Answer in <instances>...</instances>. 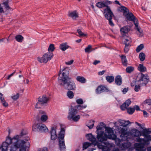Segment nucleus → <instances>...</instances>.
Returning a JSON list of instances; mask_svg holds the SVG:
<instances>
[{
	"mask_svg": "<svg viewBox=\"0 0 151 151\" xmlns=\"http://www.w3.org/2000/svg\"><path fill=\"white\" fill-rule=\"evenodd\" d=\"M0 99L1 100V102H2V100L4 99V98L3 96V95L1 93H0Z\"/></svg>",
	"mask_w": 151,
	"mask_h": 151,
	"instance_id": "obj_59",
	"label": "nucleus"
},
{
	"mask_svg": "<svg viewBox=\"0 0 151 151\" xmlns=\"http://www.w3.org/2000/svg\"><path fill=\"white\" fill-rule=\"evenodd\" d=\"M121 59L122 65L125 66H127V61L125 56L122 55L120 56Z\"/></svg>",
	"mask_w": 151,
	"mask_h": 151,
	"instance_id": "obj_30",
	"label": "nucleus"
},
{
	"mask_svg": "<svg viewBox=\"0 0 151 151\" xmlns=\"http://www.w3.org/2000/svg\"><path fill=\"white\" fill-rule=\"evenodd\" d=\"M26 147H24V146L20 148L19 151H26V148H28L29 147H26Z\"/></svg>",
	"mask_w": 151,
	"mask_h": 151,
	"instance_id": "obj_55",
	"label": "nucleus"
},
{
	"mask_svg": "<svg viewBox=\"0 0 151 151\" xmlns=\"http://www.w3.org/2000/svg\"><path fill=\"white\" fill-rule=\"evenodd\" d=\"M59 47H70L68 45L66 42L63 43L60 45Z\"/></svg>",
	"mask_w": 151,
	"mask_h": 151,
	"instance_id": "obj_46",
	"label": "nucleus"
},
{
	"mask_svg": "<svg viewBox=\"0 0 151 151\" xmlns=\"http://www.w3.org/2000/svg\"><path fill=\"white\" fill-rule=\"evenodd\" d=\"M111 4V1L108 0H104L97 2L96 3V6L99 8L106 7L104 10V13L105 14H106L109 13L111 11L110 7L108 6Z\"/></svg>",
	"mask_w": 151,
	"mask_h": 151,
	"instance_id": "obj_7",
	"label": "nucleus"
},
{
	"mask_svg": "<svg viewBox=\"0 0 151 151\" xmlns=\"http://www.w3.org/2000/svg\"><path fill=\"white\" fill-rule=\"evenodd\" d=\"M2 4L4 5V6L6 10H8L10 9V7L9 5L8 0H6L4 1L2 3Z\"/></svg>",
	"mask_w": 151,
	"mask_h": 151,
	"instance_id": "obj_35",
	"label": "nucleus"
},
{
	"mask_svg": "<svg viewBox=\"0 0 151 151\" xmlns=\"http://www.w3.org/2000/svg\"><path fill=\"white\" fill-rule=\"evenodd\" d=\"M38 151H47V148L45 147L42 149H39Z\"/></svg>",
	"mask_w": 151,
	"mask_h": 151,
	"instance_id": "obj_60",
	"label": "nucleus"
},
{
	"mask_svg": "<svg viewBox=\"0 0 151 151\" xmlns=\"http://www.w3.org/2000/svg\"><path fill=\"white\" fill-rule=\"evenodd\" d=\"M67 95L68 97L70 99L73 98L74 96L73 93L70 90H69L68 91Z\"/></svg>",
	"mask_w": 151,
	"mask_h": 151,
	"instance_id": "obj_36",
	"label": "nucleus"
},
{
	"mask_svg": "<svg viewBox=\"0 0 151 151\" xmlns=\"http://www.w3.org/2000/svg\"><path fill=\"white\" fill-rule=\"evenodd\" d=\"M76 80L77 81L82 83H85L86 81L84 77L81 76H77L76 78Z\"/></svg>",
	"mask_w": 151,
	"mask_h": 151,
	"instance_id": "obj_31",
	"label": "nucleus"
},
{
	"mask_svg": "<svg viewBox=\"0 0 151 151\" xmlns=\"http://www.w3.org/2000/svg\"><path fill=\"white\" fill-rule=\"evenodd\" d=\"M131 145V143L129 142H124L122 143L120 146L122 150H124L126 149L129 148Z\"/></svg>",
	"mask_w": 151,
	"mask_h": 151,
	"instance_id": "obj_25",
	"label": "nucleus"
},
{
	"mask_svg": "<svg viewBox=\"0 0 151 151\" xmlns=\"http://www.w3.org/2000/svg\"><path fill=\"white\" fill-rule=\"evenodd\" d=\"M92 145V144L91 143H90L88 142H84L83 144V150H84L85 149H86L89 146H91Z\"/></svg>",
	"mask_w": 151,
	"mask_h": 151,
	"instance_id": "obj_32",
	"label": "nucleus"
},
{
	"mask_svg": "<svg viewBox=\"0 0 151 151\" xmlns=\"http://www.w3.org/2000/svg\"><path fill=\"white\" fill-rule=\"evenodd\" d=\"M70 69L69 68H66L62 70V73L61 74V71H60L59 74V77L58 78V83H61L62 81H65V80L70 79L69 77Z\"/></svg>",
	"mask_w": 151,
	"mask_h": 151,
	"instance_id": "obj_8",
	"label": "nucleus"
},
{
	"mask_svg": "<svg viewBox=\"0 0 151 151\" xmlns=\"http://www.w3.org/2000/svg\"><path fill=\"white\" fill-rule=\"evenodd\" d=\"M149 81L148 76L147 74L144 75L142 73V86L146 85Z\"/></svg>",
	"mask_w": 151,
	"mask_h": 151,
	"instance_id": "obj_20",
	"label": "nucleus"
},
{
	"mask_svg": "<svg viewBox=\"0 0 151 151\" xmlns=\"http://www.w3.org/2000/svg\"><path fill=\"white\" fill-rule=\"evenodd\" d=\"M65 135V129L63 128H61L58 137L59 141L60 149L61 151H65L66 149L64 140Z\"/></svg>",
	"mask_w": 151,
	"mask_h": 151,
	"instance_id": "obj_3",
	"label": "nucleus"
},
{
	"mask_svg": "<svg viewBox=\"0 0 151 151\" xmlns=\"http://www.w3.org/2000/svg\"><path fill=\"white\" fill-rule=\"evenodd\" d=\"M106 80L108 82L111 83L114 81V78L113 76H108L106 77Z\"/></svg>",
	"mask_w": 151,
	"mask_h": 151,
	"instance_id": "obj_34",
	"label": "nucleus"
},
{
	"mask_svg": "<svg viewBox=\"0 0 151 151\" xmlns=\"http://www.w3.org/2000/svg\"><path fill=\"white\" fill-rule=\"evenodd\" d=\"M48 119V116L46 115H42L40 118V119L42 122H45Z\"/></svg>",
	"mask_w": 151,
	"mask_h": 151,
	"instance_id": "obj_41",
	"label": "nucleus"
},
{
	"mask_svg": "<svg viewBox=\"0 0 151 151\" xmlns=\"http://www.w3.org/2000/svg\"><path fill=\"white\" fill-rule=\"evenodd\" d=\"M138 70L140 71V73H139L137 76L135 80L133 81L131 83V86H134L136 84H140L141 82L142 81V64H140L138 67Z\"/></svg>",
	"mask_w": 151,
	"mask_h": 151,
	"instance_id": "obj_13",
	"label": "nucleus"
},
{
	"mask_svg": "<svg viewBox=\"0 0 151 151\" xmlns=\"http://www.w3.org/2000/svg\"><path fill=\"white\" fill-rule=\"evenodd\" d=\"M150 142H148L147 143H145L144 141H143V142H142V151H145L146 149L144 147V146L147 147L150 144Z\"/></svg>",
	"mask_w": 151,
	"mask_h": 151,
	"instance_id": "obj_40",
	"label": "nucleus"
},
{
	"mask_svg": "<svg viewBox=\"0 0 151 151\" xmlns=\"http://www.w3.org/2000/svg\"><path fill=\"white\" fill-rule=\"evenodd\" d=\"M138 85H135V86L134 90L136 91L137 92L139 91V90L140 89V84H138Z\"/></svg>",
	"mask_w": 151,
	"mask_h": 151,
	"instance_id": "obj_49",
	"label": "nucleus"
},
{
	"mask_svg": "<svg viewBox=\"0 0 151 151\" xmlns=\"http://www.w3.org/2000/svg\"><path fill=\"white\" fill-rule=\"evenodd\" d=\"M135 111L134 108L129 107L127 109V112L130 114H132Z\"/></svg>",
	"mask_w": 151,
	"mask_h": 151,
	"instance_id": "obj_37",
	"label": "nucleus"
},
{
	"mask_svg": "<svg viewBox=\"0 0 151 151\" xmlns=\"http://www.w3.org/2000/svg\"><path fill=\"white\" fill-rule=\"evenodd\" d=\"M118 122L120 123V125L123 127L127 126L128 124L130 123L129 121H125L124 120H120L118 121Z\"/></svg>",
	"mask_w": 151,
	"mask_h": 151,
	"instance_id": "obj_28",
	"label": "nucleus"
},
{
	"mask_svg": "<svg viewBox=\"0 0 151 151\" xmlns=\"http://www.w3.org/2000/svg\"><path fill=\"white\" fill-rule=\"evenodd\" d=\"M92 48H86L85 49V51L86 52L89 53L91 52L93 50Z\"/></svg>",
	"mask_w": 151,
	"mask_h": 151,
	"instance_id": "obj_47",
	"label": "nucleus"
},
{
	"mask_svg": "<svg viewBox=\"0 0 151 151\" xmlns=\"http://www.w3.org/2000/svg\"><path fill=\"white\" fill-rule=\"evenodd\" d=\"M115 83L117 86L121 85L122 83V78L120 76L118 75L115 77Z\"/></svg>",
	"mask_w": 151,
	"mask_h": 151,
	"instance_id": "obj_26",
	"label": "nucleus"
},
{
	"mask_svg": "<svg viewBox=\"0 0 151 151\" xmlns=\"http://www.w3.org/2000/svg\"><path fill=\"white\" fill-rule=\"evenodd\" d=\"M51 134V139L52 140H54L57 138L56 129L54 127L51 128L50 131Z\"/></svg>",
	"mask_w": 151,
	"mask_h": 151,
	"instance_id": "obj_19",
	"label": "nucleus"
},
{
	"mask_svg": "<svg viewBox=\"0 0 151 151\" xmlns=\"http://www.w3.org/2000/svg\"><path fill=\"white\" fill-rule=\"evenodd\" d=\"M144 103V104H147L148 105H151V99H146L145 100Z\"/></svg>",
	"mask_w": 151,
	"mask_h": 151,
	"instance_id": "obj_50",
	"label": "nucleus"
},
{
	"mask_svg": "<svg viewBox=\"0 0 151 151\" xmlns=\"http://www.w3.org/2000/svg\"><path fill=\"white\" fill-rule=\"evenodd\" d=\"M145 57L146 55L144 53L142 52V62L145 59Z\"/></svg>",
	"mask_w": 151,
	"mask_h": 151,
	"instance_id": "obj_62",
	"label": "nucleus"
},
{
	"mask_svg": "<svg viewBox=\"0 0 151 151\" xmlns=\"http://www.w3.org/2000/svg\"><path fill=\"white\" fill-rule=\"evenodd\" d=\"M100 62V61L99 60H96L93 63L94 65H96L98 63H99Z\"/></svg>",
	"mask_w": 151,
	"mask_h": 151,
	"instance_id": "obj_63",
	"label": "nucleus"
},
{
	"mask_svg": "<svg viewBox=\"0 0 151 151\" xmlns=\"http://www.w3.org/2000/svg\"><path fill=\"white\" fill-rule=\"evenodd\" d=\"M127 127H120L118 128V131L121 134V135L125 136L127 134Z\"/></svg>",
	"mask_w": 151,
	"mask_h": 151,
	"instance_id": "obj_22",
	"label": "nucleus"
},
{
	"mask_svg": "<svg viewBox=\"0 0 151 151\" xmlns=\"http://www.w3.org/2000/svg\"><path fill=\"white\" fill-rule=\"evenodd\" d=\"M15 39L17 41L19 42H22L24 38L21 35H18L15 36Z\"/></svg>",
	"mask_w": 151,
	"mask_h": 151,
	"instance_id": "obj_33",
	"label": "nucleus"
},
{
	"mask_svg": "<svg viewBox=\"0 0 151 151\" xmlns=\"http://www.w3.org/2000/svg\"><path fill=\"white\" fill-rule=\"evenodd\" d=\"M144 116L145 117H147L148 116V114L145 111H143Z\"/></svg>",
	"mask_w": 151,
	"mask_h": 151,
	"instance_id": "obj_52",
	"label": "nucleus"
},
{
	"mask_svg": "<svg viewBox=\"0 0 151 151\" xmlns=\"http://www.w3.org/2000/svg\"><path fill=\"white\" fill-rule=\"evenodd\" d=\"M144 125V124H142V136L144 137L142 138V141L145 143L151 142V129L146 128L143 127Z\"/></svg>",
	"mask_w": 151,
	"mask_h": 151,
	"instance_id": "obj_6",
	"label": "nucleus"
},
{
	"mask_svg": "<svg viewBox=\"0 0 151 151\" xmlns=\"http://www.w3.org/2000/svg\"><path fill=\"white\" fill-rule=\"evenodd\" d=\"M77 32L80 36H86V34H84L82 32L80 29H77Z\"/></svg>",
	"mask_w": 151,
	"mask_h": 151,
	"instance_id": "obj_42",
	"label": "nucleus"
},
{
	"mask_svg": "<svg viewBox=\"0 0 151 151\" xmlns=\"http://www.w3.org/2000/svg\"><path fill=\"white\" fill-rule=\"evenodd\" d=\"M19 96V93H17L16 95H14L11 97L12 99L14 101H16L18 99Z\"/></svg>",
	"mask_w": 151,
	"mask_h": 151,
	"instance_id": "obj_43",
	"label": "nucleus"
},
{
	"mask_svg": "<svg viewBox=\"0 0 151 151\" xmlns=\"http://www.w3.org/2000/svg\"><path fill=\"white\" fill-rule=\"evenodd\" d=\"M134 108L135 110V109L137 111L140 110V109L139 107L137 105H135L134 106Z\"/></svg>",
	"mask_w": 151,
	"mask_h": 151,
	"instance_id": "obj_57",
	"label": "nucleus"
},
{
	"mask_svg": "<svg viewBox=\"0 0 151 151\" xmlns=\"http://www.w3.org/2000/svg\"><path fill=\"white\" fill-rule=\"evenodd\" d=\"M69 111L68 116V119L69 120L72 119L74 122L78 121L80 119V116L79 115H76L78 113L77 109L71 107Z\"/></svg>",
	"mask_w": 151,
	"mask_h": 151,
	"instance_id": "obj_9",
	"label": "nucleus"
},
{
	"mask_svg": "<svg viewBox=\"0 0 151 151\" xmlns=\"http://www.w3.org/2000/svg\"><path fill=\"white\" fill-rule=\"evenodd\" d=\"M130 27L129 26H126L123 27L120 29V31L122 35L127 33L130 30Z\"/></svg>",
	"mask_w": 151,
	"mask_h": 151,
	"instance_id": "obj_23",
	"label": "nucleus"
},
{
	"mask_svg": "<svg viewBox=\"0 0 151 151\" xmlns=\"http://www.w3.org/2000/svg\"><path fill=\"white\" fill-rule=\"evenodd\" d=\"M113 15V13L111 11V12H109H109L105 14V17L107 19L109 20V24L111 26H113L114 25V24L112 21V17Z\"/></svg>",
	"mask_w": 151,
	"mask_h": 151,
	"instance_id": "obj_18",
	"label": "nucleus"
},
{
	"mask_svg": "<svg viewBox=\"0 0 151 151\" xmlns=\"http://www.w3.org/2000/svg\"><path fill=\"white\" fill-rule=\"evenodd\" d=\"M106 129L105 132L104 134L107 136L108 138L115 140L116 138V136L114 133V132L112 129L110 127H104Z\"/></svg>",
	"mask_w": 151,
	"mask_h": 151,
	"instance_id": "obj_14",
	"label": "nucleus"
},
{
	"mask_svg": "<svg viewBox=\"0 0 151 151\" xmlns=\"http://www.w3.org/2000/svg\"><path fill=\"white\" fill-rule=\"evenodd\" d=\"M146 71L147 68L146 67L142 64V73Z\"/></svg>",
	"mask_w": 151,
	"mask_h": 151,
	"instance_id": "obj_58",
	"label": "nucleus"
},
{
	"mask_svg": "<svg viewBox=\"0 0 151 151\" xmlns=\"http://www.w3.org/2000/svg\"><path fill=\"white\" fill-rule=\"evenodd\" d=\"M131 101L129 99L127 100L124 102L120 106L121 110L122 111L125 110L126 109H127V107L130 105Z\"/></svg>",
	"mask_w": 151,
	"mask_h": 151,
	"instance_id": "obj_21",
	"label": "nucleus"
},
{
	"mask_svg": "<svg viewBox=\"0 0 151 151\" xmlns=\"http://www.w3.org/2000/svg\"><path fill=\"white\" fill-rule=\"evenodd\" d=\"M62 81L61 83H59V84L65 89L68 90H74L75 89V84L71 78Z\"/></svg>",
	"mask_w": 151,
	"mask_h": 151,
	"instance_id": "obj_5",
	"label": "nucleus"
},
{
	"mask_svg": "<svg viewBox=\"0 0 151 151\" xmlns=\"http://www.w3.org/2000/svg\"><path fill=\"white\" fill-rule=\"evenodd\" d=\"M86 105H78L75 106V107L78 110H82L86 107Z\"/></svg>",
	"mask_w": 151,
	"mask_h": 151,
	"instance_id": "obj_39",
	"label": "nucleus"
},
{
	"mask_svg": "<svg viewBox=\"0 0 151 151\" xmlns=\"http://www.w3.org/2000/svg\"><path fill=\"white\" fill-rule=\"evenodd\" d=\"M4 106L6 107L8 106V104L6 101L4 99L2 100V102H1Z\"/></svg>",
	"mask_w": 151,
	"mask_h": 151,
	"instance_id": "obj_48",
	"label": "nucleus"
},
{
	"mask_svg": "<svg viewBox=\"0 0 151 151\" xmlns=\"http://www.w3.org/2000/svg\"><path fill=\"white\" fill-rule=\"evenodd\" d=\"M118 10L119 11L122 12L124 16L129 12V9L124 6H121V7H118Z\"/></svg>",
	"mask_w": 151,
	"mask_h": 151,
	"instance_id": "obj_24",
	"label": "nucleus"
},
{
	"mask_svg": "<svg viewBox=\"0 0 151 151\" xmlns=\"http://www.w3.org/2000/svg\"><path fill=\"white\" fill-rule=\"evenodd\" d=\"M131 42V39L129 37H127L124 41V44L125 45L124 47H126L127 46H131L130 43Z\"/></svg>",
	"mask_w": 151,
	"mask_h": 151,
	"instance_id": "obj_27",
	"label": "nucleus"
},
{
	"mask_svg": "<svg viewBox=\"0 0 151 151\" xmlns=\"http://www.w3.org/2000/svg\"><path fill=\"white\" fill-rule=\"evenodd\" d=\"M104 127H105V124L103 122H101L96 127L97 129L96 131V133L97 134L96 138L99 142L105 141L108 138L107 136L104 134V131H101Z\"/></svg>",
	"mask_w": 151,
	"mask_h": 151,
	"instance_id": "obj_2",
	"label": "nucleus"
},
{
	"mask_svg": "<svg viewBox=\"0 0 151 151\" xmlns=\"http://www.w3.org/2000/svg\"><path fill=\"white\" fill-rule=\"evenodd\" d=\"M25 143L27 145L26 147H29V143L28 142H26L23 140H18L16 142L14 143V147L16 148H19L24 146V144Z\"/></svg>",
	"mask_w": 151,
	"mask_h": 151,
	"instance_id": "obj_15",
	"label": "nucleus"
},
{
	"mask_svg": "<svg viewBox=\"0 0 151 151\" xmlns=\"http://www.w3.org/2000/svg\"><path fill=\"white\" fill-rule=\"evenodd\" d=\"M128 91V88H124V89L122 90V91L124 94H125Z\"/></svg>",
	"mask_w": 151,
	"mask_h": 151,
	"instance_id": "obj_53",
	"label": "nucleus"
},
{
	"mask_svg": "<svg viewBox=\"0 0 151 151\" xmlns=\"http://www.w3.org/2000/svg\"><path fill=\"white\" fill-rule=\"evenodd\" d=\"M19 138V135H16L13 137L12 138V139H15L17 140H19L18 139Z\"/></svg>",
	"mask_w": 151,
	"mask_h": 151,
	"instance_id": "obj_56",
	"label": "nucleus"
},
{
	"mask_svg": "<svg viewBox=\"0 0 151 151\" xmlns=\"http://www.w3.org/2000/svg\"><path fill=\"white\" fill-rule=\"evenodd\" d=\"M106 71L104 70H102V71H100L98 72V75H102L104 74Z\"/></svg>",
	"mask_w": 151,
	"mask_h": 151,
	"instance_id": "obj_61",
	"label": "nucleus"
},
{
	"mask_svg": "<svg viewBox=\"0 0 151 151\" xmlns=\"http://www.w3.org/2000/svg\"><path fill=\"white\" fill-rule=\"evenodd\" d=\"M49 97L47 96L46 95H43L42 98H38V102L35 105V108L38 109L40 108L39 105H40L43 106L45 104H46L50 100Z\"/></svg>",
	"mask_w": 151,
	"mask_h": 151,
	"instance_id": "obj_10",
	"label": "nucleus"
},
{
	"mask_svg": "<svg viewBox=\"0 0 151 151\" xmlns=\"http://www.w3.org/2000/svg\"><path fill=\"white\" fill-rule=\"evenodd\" d=\"M124 16L125 17V19L127 22L128 21L133 22L135 26V29L140 33L139 36L141 37V34L142 32H141L140 31L138 20L134 15L132 12H129Z\"/></svg>",
	"mask_w": 151,
	"mask_h": 151,
	"instance_id": "obj_4",
	"label": "nucleus"
},
{
	"mask_svg": "<svg viewBox=\"0 0 151 151\" xmlns=\"http://www.w3.org/2000/svg\"><path fill=\"white\" fill-rule=\"evenodd\" d=\"M109 91H111L109 88L103 85L99 86L96 90V93L97 94H100L104 92H108Z\"/></svg>",
	"mask_w": 151,
	"mask_h": 151,
	"instance_id": "obj_16",
	"label": "nucleus"
},
{
	"mask_svg": "<svg viewBox=\"0 0 151 151\" xmlns=\"http://www.w3.org/2000/svg\"><path fill=\"white\" fill-rule=\"evenodd\" d=\"M86 136L87 139L91 141L92 145H97L98 142L96 141L95 137L92 135L91 134H87Z\"/></svg>",
	"mask_w": 151,
	"mask_h": 151,
	"instance_id": "obj_17",
	"label": "nucleus"
},
{
	"mask_svg": "<svg viewBox=\"0 0 151 151\" xmlns=\"http://www.w3.org/2000/svg\"><path fill=\"white\" fill-rule=\"evenodd\" d=\"M134 68L132 66H128L126 69V71L127 73H131L134 70Z\"/></svg>",
	"mask_w": 151,
	"mask_h": 151,
	"instance_id": "obj_38",
	"label": "nucleus"
},
{
	"mask_svg": "<svg viewBox=\"0 0 151 151\" xmlns=\"http://www.w3.org/2000/svg\"><path fill=\"white\" fill-rule=\"evenodd\" d=\"M8 41V39L6 38L0 39V44H3L4 43H6Z\"/></svg>",
	"mask_w": 151,
	"mask_h": 151,
	"instance_id": "obj_44",
	"label": "nucleus"
},
{
	"mask_svg": "<svg viewBox=\"0 0 151 151\" xmlns=\"http://www.w3.org/2000/svg\"><path fill=\"white\" fill-rule=\"evenodd\" d=\"M32 130L35 132H39L40 131L45 132L46 131H47L48 129L45 124L38 123L33 125Z\"/></svg>",
	"mask_w": 151,
	"mask_h": 151,
	"instance_id": "obj_11",
	"label": "nucleus"
},
{
	"mask_svg": "<svg viewBox=\"0 0 151 151\" xmlns=\"http://www.w3.org/2000/svg\"><path fill=\"white\" fill-rule=\"evenodd\" d=\"M55 48H48V50L49 52L51 51V52L53 51Z\"/></svg>",
	"mask_w": 151,
	"mask_h": 151,
	"instance_id": "obj_64",
	"label": "nucleus"
},
{
	"mask_svg": "<svg viewBox=\"0 0 151 151\" xmlns=\"http://www.w3.org/2000/svg\"><path fill=\"white\" fill-rule=\"evenodd\" d=\"M68 15L73 19H75L78 17V14L76 11H73L69 13Z\"/></svg>",
	"mask_w": 151,
	"mask_h": 151,
	"instance_id": "obj_29",
	"label": "nucleus"
},
{
	"mask_svg": "<svg viewBox=\"0 0 151 151\" xmlns=\"http://www.w3.org/2000/svg\"><path fill=\"white\" fill-rule=\"evenodd\" d=\"M73 60H72L68 62H65V64L67 65H69L72 64L73 63Z\"/></svg>",
	"mask_w": 151,
	"mask_h": 151,
	"instance_id": "obj_54",
	"label": "nucleus"
},
{
	"mask_svg": "<svg viewBox=\"0 0 151 151\" xmlns=\"http://www.w3.org/2000/svg\"><path fill=\"white\" fill-rule=\"evenodd\" d=\"M53 55L52 52H48L45 54L41 58H38V61L41 63H46L50 60Z\"/></svg>",
	"mask_w": 151,
	"mask_h": 151,
	"instance_id": "obj_12",
	"label": "nucleus"
},
{
	"mask_svg": "<svg viewBox=\"0 0 151 151\" xmlns=\"http://www.w3.org/2000/svg\"><path fill=\"white\" fill-rule=\"evenodd\" d=\"M130 134L132 137H138L136 138L137 141L139 143H135L134 147H131L129 149L132 150L135 149L136 151H142V138H140V136L142 135L141 132L135 129H133L130 131Z\"/></svg>",
	"mask_w": 151,
	"mask_h": 151,
	"instance_id": "obj_1",
	"label": "nucleus"
},
{
	"mask_svg": "<svg viewBox=\"0 0 151 151\" xmlns=\"http://www.w3.org/2000/svg\"><path fill=\"white\" fill-rule=\"evenodd\" d=\"M102 151H110L109 148L107 146H104L102 148Z\"/></svg>",
	"mask_w": 151,
	"mask_h": 151,
	"instance_id": "obj_51",
	"label": "nucleus"
},
{
	"mask_svg": "<svg viewBox=\"0 0 151 151\" xmlns=\"http://www.w3.org/2000/svg\"><path fill=\"white\" fill-rule=\"evenodd\" d=\"M76 102L79 105H81L83 104V102L82 99H79L76 100Z\"/></svg>",
	"mask_w": 151,
	"mask_h": 151,
	"instance_id": "obj_45",
	"label": "nucleus"
}]
</instances>
